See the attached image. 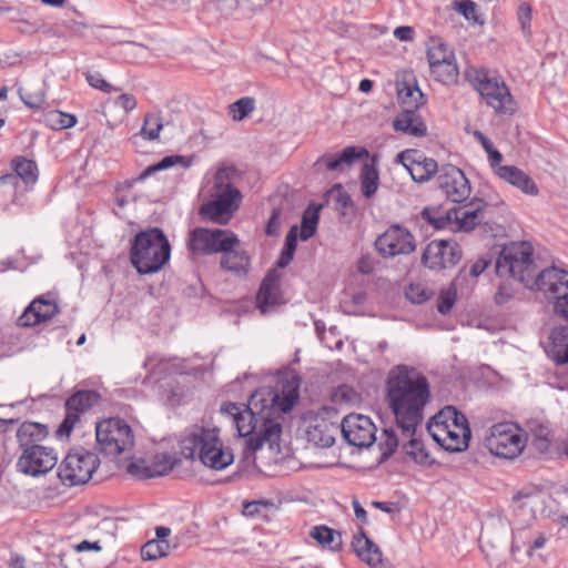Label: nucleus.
<instances>
[{
    "label": "nucleus",
    "mask_w": 568,
    "mask_h": 568,
    "mask_svg": "<svg viewBox=\"0 0 568 568\" xmlns=\"http://www.w3.org/2000/svg\"><path fill=\"white\" fill-rule=\"evenodd\" d=\"M298 398L296 389L285 396L268 392L267 397L253 393L248 403H224L220 412L227 417L239 437L245 439L244 447L250 453L260 450L265 443L270 445L280 440L282 433V414L290 412Z\"/></svg>",
    "instance_id": "f257e3e1"
},
{
    "label": "nucleus",
    "mask_w": 568,
    "mask_h": 568,
    "mask_svg": "<svg viewBox=\"0 0 568 568\" xmlns=\"http://www.w3.org/2000/svg\"><path fill=\"white\" fill-rule=\"evenodd\" d=\"M496 273L510 277L529 290H538L555 300V311L568 321V271L556 266L536 274L532 247L527 242L505 245L496 261Z\"/></svg>",
    "instance_id": "f03ea898"
},
{
    "label": "nucleus",
    "mask_w": 568,
    "mask_h": 568,
    "mask_svg": "<svg viewBox=\"0 0 568 568\" xmlns=\"http://www.w3.org/2000/svg\"><path fill=\"white\" fill-rule=\"evenodd\" d=\"M430 398L428 379L417 368L400 364L388 372L385 400L402 436L417 433Z\"/></svg>",
    "instance_id": "7ed1b4c3"
},
{
    "label": "nucleus",
    "mask_w": 568,
    "mask_h": 568,
    "mask_svg": "<svg viewBox=\"0 0 568 568\" xmlns=\"http://www.w3.org/2000/svg\"><path fill=\"white\" fill-rule=\"evenodd\" d=\"M181 455L189 460H199L213 470L229 467L234 456L224 448L220 438V429L215 426L192 425L187 427L179 440Z\"/></svg>",
    "instance_id": "20e7f679"
},
{
    "label": "nucleus",
    "mask_w": 568,
    "mask_h": 568,
    "mask_svg": "<svg viewBox=\"0 0 568 568\" xmlns=\"http://www.w3.org/2000/svg\"><path fill=\"white\" fill-rule=\"evenodd\" d=\"M170 258L171 244L160 227H150L134 235L130 247V262L139 274L159 273Z\"/></svg>",
    "instance_id": "39448f33"
},
{
    "label": "nucleus",
    "mask_w": 568,
    "mask_h": 568,
    "mask_svg": "<svg viewBox=\"0 0 568 568\" xmlns=\"http://www.w3.org/2000/svg\"><path fill=\"white\" fill-rule=\"evenodd\" d=\"M201 191L206 202L201 205L200 214L214 223L227 224L240 207V190L229 180H206Z\"/></svg>",
    "instance_id": "423d86ee"
},
{
    "label": "nucleus",
    "mask_w": 568,
    "mask_h": 568,
    "mask_svg": "<svg viewBox=\"0 0 568 568\" xmlns=\"http://www.w3.org/2000/svg\"><path fill=\"white\" fill-rule=\"evenodd\" d=\"M466 78L496 113L513 115L516 112L517 103L501 78L478 69L466 71Z\"/></svg>",
    "instance_id": "0eeeda50"
},
{
    "label": "nucleus",
    "mask_w": 568,
    "mask_h": 568,
    "mask_svg": "<svg viewBox=\"0 0 568 568\" xmlns=\"http://www.w3.org/2000/svg\"><path fill=\"white\" fill-rule=\"evenodd\" d=\"M376 164V156H372L365 148L347 146L338 154H325L318 158L314 166L315 173L321 174L323 168L331 172L345 173L347 168L358 165L361 166L358 178H378Z\"/></svg>",
    "instance_id": "6e6552de"
},
{
    "label": "nucleus",
    "mask_w": 568,
    "mask_h": 568,
    "mask_svg": "<svg viewBox=\"0 0 568 568\" xmlns=\"http://www.w3.org/2000/svg\"><path fill=\"white\" fill-rule=\"evenodd\" d=\"M485 444L493 455L505 459H515L526 447L527 436L517 424L497 423L489 428Z\"/></svg>",
    "instance_id": "1a4fd4ad"
},
{
    "label": "nucleus",
    "mask_w": 568,
    "mask_h": 568,
    "mask_svg": "<svg viewBox=\"0 0 568 568\" xmlns=\"http://www.w3.org/2000/svg\"><path fill=\"white\" fill-rule=\"evenodd\" d=\"M100 465L99 457L83 448L73 449L58 467V477L64 486L73 487L88 483Z\"/></svg>",
    "instance_id": "9d476101"
},
{
    "label": "nucleus",
    "mask_w": 568,
    "mask_h": 568,
    "mask_svg": "<svg viewBox=\"0 0 568 568\" xmlns=\"http://www.w3.org/2000/svg\"><path fill=\"white\" fill-rule=\"evenodd\" d=\"M422 217L436 230L452 232H468L479 223L478 211H466L455 205L425 207Z\"/></svg>",
    "instance_id": "9b49d317"
},
{
    "label": "nucleus",
    "mask_w": 568,
    "mask_h": 568,
    "mask_svg": "<svg viewBox=\"0 0 568 568\" xmlns=\"http://www.w3.org/2000/svg\"><path fill=\"white\" fill-rule=\"evenodd\" d=\"M97 444L106 455H119L134 444V435L126 422L121 418H109L97 424Z\"/></svg>",
    "instance_id": "f8f14e48"
},
{
    "label": "nucleus",
    "mask_w": 568,
    "mask_h": 568,
    "mask_svg": "<svg viewBox=\"0 0 568 568\" xmlns=\"http://www.w3.org/2000/svg\"><path fill=\"white\" fill-rule=\"evenodd\" d=\"M233 241L237 236L229 230L196 227L189 233L186 246L194 256L209 255L226 250Z\"/></svg>",
    "instance_id": "ddd939ff"
},
{
    "label": "nucleus",
    "mask_w": 568,
    "mask_h": 568,
    "mask_svg": "<svg viewBox=\"0 0 568 568\" xmlns=\"http://www.w3.org/2000/svg\"><path fill=\"white\" fill-rule=\"evenodd\" d=\"M58 463V453L49 446H29L21 449L17 470L21 474L40 477L48 474Z\"/></svg>",
    "instance_id": "4468645a"
},
{
    "label": "nucleus",
    "mask_w": 568,
    "mask_h": 568,
    "mask_svg": "<svg viewBox=\"0 0 568 568\" xmlns=\"http://www.w3.org/2000/svg\"><path fill=\"white\" fill-rule=\"evenodd\" d=\"M462 256V247L455 240H433L422 254V263L432 271H442L454 267Z\"/></svg>",
    "instance_id": "2eb2a0df"
},
{
    "label": "nucleus",
    "mask_w": 568,
    "mask_h": 568,
    "mask_svg": "<svg viewBox=\"0 0 568 568\" xmlns=\"http://www.w3.org/2000/svg\"><path fill=\"white\" fill-rule=\"evenodd\" d=\"M100 400V394L97 390L80 389L72 394L65 400V418L57 429L59 437L69 436L73 430L80 416L89 412Z\"/></svg>",
    "instance_id": "dca6fc26"
},
{
    "label": "nucleus",
    "mask_w": 568,
    "mask_h": 568,
    "mask_svg": "<svg viewBox=\"0 0 568 568\" xmlns=\"http://www.w3.org/2000/svg\"><path fill=\"white\" fill-rule=\"evenodd\" d=\"M375 248L383 257L408 255L415 251L413 234L400 225L389 226L375 241Z\"/></svg>",
    "instance_id": "f3484780"
},
{
    "label": "nucleus",
    "mask_w": 568,
    "mask_h": 568,
    "mask_svg": "<svg viewBox=\"0 0 568 568\" xmlns=\"http://www.w3.org/2000/svg\"><path fill=\"white\" fill-rule=\"evenodd\" d=\"M341 430L345 440L355 447H369L376 440V426L364 415H347L342 422Z\"/></svg>",
    "instance_id": "a211bd4d"
},
{
    "label": "nucleus",
    "mask_w": 568,
    "mask_h": 568,
    "mask_svg": "<svg viewBox=\"0 0 568 568\" xmlns=\"http://www.w3.org/2000/svg\"><path fill=\"white\" fill-rule=\"evenodd\" d=\"M59 312L58 301L53 293L36 297L24 310L18 322L21 326H34L54 317Z\"/></svg>",
    "instance_id": "6ab92c4d"
},
{
    "label": "nucleus",
    "mask_w": 568,
    "mask_h": 568,
    "mask_svg": "<svg viewBox=\"0 0 568 568\" xmlns=\"http://www.w3.org/2000/svg\"><path fill=\"white\" fill-rule=\"evenodd\" d=\"M256 301L262 314L272 312L276 306L286 303L280 287V276L275 271L270 272L263 280Z\"/></svg>",
    "instance_id": "aec40b11"
},
{
    "label": "nucleus",
    "mask_w": 568,
    "mask_h": 568,
    "mask_svg": "<svg viewBox=\"0 0 568 568\" xmlns=\"http://www.w3.org/2000/svg\"><path fill=\"white\" fill-rule=\"evenodd\" d=\"M410 178H432L438 170L437 162L417 150H407L397 155Z\"/></svg>",
    "instance_id": "412c9836"
},
{
    "label": "nucleus",
    "mask_w": 568,
    "mask_h": 568,
    "mask_svg": "<svg viewBox=\"0 0 568 568\" xmlns=\"http://www.w3.org/2000/svg\"><path fill=\"white\" fill-rule=\"evenodd\" d=\"M427 430L433 439L445 450L450 453H460L468 448L470 437L466 433H455L447 429V425H427Z\"/></svg>",
    "instance_id": "4be33fe9"
},
{
    "label": "nucleus",
    "mask_w": 568,
    "mask_h": 568,
    "mask_svg": "<svg viewBox=\"0 0 568 568\" xmlns=\"http://www.w3.org/2000/svg\"><path fill=\"white\" fill-rule=\"evenodd\" d=\"M427 425L444 426L447 425V429L455 433H466V436L471 437V430L466 416L457 410L454 406H446L440 409Z\"/></svg>",
    "instance_id": "5701e85b"
},
{
    "label": "nucleus",
    "mask_w": 568,
    "mask_h": 568,
    "mask_svg": "<svg viewBox=\"0 0 568 568\" xmlns=\"http://www.w3.org/2000/svg\"><path fill=\"white\" fill-rule=\"evenodd\" d=\"M352 548L356 556L369 567L376 568L382 564V550L362 529L353 537Z\"/></svg>",
    "instance_id": "b1692460"
},
{
    "label": "nucleus",
    "mask_w": 568,
    "mask_h": 568,
    "mask_svg": "<svg viewBox=\"0 0 568 568\" xmlns=\"http://www.w3.org/2000/svg\"><path fill=\"white\" fill-rule=\"evenodd\" d=\"M221 266L235 274H246L250 265V257L246 252L239 247V240L233 241L226 246V250H221Z\"/></svg>",
    "instance_id": "393cba45"
},
{
    "label": "nucleus",
    "mask_w": 568,
    "mask_h": 568,
    "mask_svg": "<svg viewBox=\"0 0 568 568\" xmlns=\"http://www.w3.org/2000/svg\"><path fill=\"white\" fill-rule=\"evenodd\" d=\"M338 426L325 419L315 420L306 430L307 440L321 448H328L335 443Z\"/></svg>",
    "instance_id": "a878e982"
},
{
    "label": "nucleus",
    "mask_w": 568,
    "mask_h": 568,
    "mask_svg": "<svg viewBox=\"0 0 568 568\" xmlns=\"http://www.w3.org/2000/svg\"><path fill=\"white\" fill-rule=\"evenodd\" d=\"M195 162V155H169L163 158L158 163L149 165L141 172L139 178H149L152 174L171 168L176 169L179 174H183V170L191 168Z\"/></svg>",
    "instance_id": "bb28decb"
},
{
    "label": "nucleus",
    "mask_w": 568,
    "mask_h": 568,
    "mask_svg": "<svg viewBox=\"0 0 568 568\" xmlns=\"http://www.w3.org/2000/svg\"><path fill=\"white\" fill-rule=\"evenodd\" d=\"M21 101L30 109H40L45 101V83L39 79L18 89Z\"/></svg>",
    "instance_id": "cd10ccee"
},
{
    "label": "nucleus",
    "mask_w": 568,
    "mask_h": 568,
    "mask_svg": "<svg viewBox=\"0 0 568 568\" xmlns=\"http://www.w3.org/2000/svg\"><path fill=\"white\" fill-rule=\"evenodd\" d=\"M394 129L414 136H424L426 125L415 110H404L394 121Z\"/></svg>",
    "instance_id": "c85d7f7f"
},
{
    "label": "nucleus",
    "mask_w": 568,
    "mask_h": 568,
    "mask_svg": "<svg viewBox=\"0 0 568 568\" xmlns=\"http://www.w3.org/2000/svg\"><path fill=\"white\" fill-rule=\"evenodd\" d=\"M48 435L47 427L39 423L26 422L17 432V438L20 449L29 446H41L38 444Z\"/></svg>",
    "instance_id": "c756f323"
},
{
    "label": "nucleus",
    "mask_w": 568,
    "mask_h": 568,
    "mask_svg": "<svg viewBox=\"0 0 568 568\" xmlns=\"http://www.w3.org/2000/svg\"><path fill=\"white\" fill-rule=\"evenodd\" d=\"M426 54L429 65L455 59L454 50L439 37H430L427 40Z\"/></svg>",
    "instance_id": "7c9ffc66"
},
{
    "label": "nucleus",
    "mask_w": 568,
    "mask_h": 568,
    "mask_svg": "<svg viewBox=\"0 0 568 568\" xmlns=\"http://www.w3.org/2000/svg\"><path fill=\"white\" fill-rule=\"evenodd\" d=\"M310 536L323 548L332 551H339L342 549L343 541L341 534L325 525L313 527Z\"/></svg>",
    "instance_id": "2f4dec72"
},
{
    "label": "nucleus",
    "mask_w": 568,
    "mask_h": 568,
    "mask_svg": "<svg viewBox=\"0 0 568 568\" xmlns=\"http://www.w3.org/2000/svg\"><path fill=\"white\" fill-rule=\"evenodd\" d=\"M551 354L558 364L568 363V327H557L550 334Z\"/></svg>",
    "instance_id": "473e14b6"
},
{
    "label": "nucleus",
    "mask_w": 568,
    "mask_h": 568,
    "mask_svg": "<svg viewBox=\"0 0 568 568\" xmlns=\"http://www.w3.org/2000/svg\"><path fill=\"white\" fill-rule=\"evenodd\" d=\"M470 180H446L442 190L453 203H460L469 199L471 187Z\"/></svg>",
    "instance_id": "72a5a7b5"
},
{
    "label": "nucleus",
    "mask_w": 568,
    "mask_h": 568,
    "mask_svg": "<svg viewBox=\"0 0 568 568\" xmlns=\"http://www.w3.org/2000/svg\"><path fill=\"white\" fill-rule=\"evenodd\" d=\"M322 204L311 203L302 215L300 237L303 241L311 239L317 229Z\"/></svg>",
    "instance_id": "f704fd0d"
},
{
    "label": "nucleus",
    "mask_w": 568,
    "mask_h": 568,
    "mask_svg": "<svg viewBox=\"0 0 568 568\" xmlns=\"http://www.w3.org/2000/svg\"><path fill=\"white\" fill-rule=\"evenodd\" d=\"M429 71L433 78L443 84L456 83L459 74L456 58L444 63L432 64Z\"/></svg>",
    "instance_id": "c9c22d12"
},
{
    "label": "nucleus",
    "mask_w": 568,
    "mask_h": 568,
    "mask_svg": "<svg viewBox=\"0 0 568 568\" xmlns=\"http://www.w3.org/2000/svg\"><path fill=\"white\" fill-rule=\"evenodd\" d=\"M491 263V258L487 256H480L476 261H474L469 267H463L457 277L453 282L454 287H462L464 283L468 281V277L476 281L478 276H480L486 268Z\"/></svg>",
    "instance_id": "e433bc0d"
},
{
    "label": "nucleus",
    "mask_w": 568,
    "mask_h": 568,
    "mask_svg": "<svg viewBox=\"0 0 568 568\" xmlns=\"http://www.w3.org/2000/svg\"><path fill=\"white\" fill-rule=\"evenodd\" d=\"M182 361L179 358L173 359H159L156 356H150L143 363L145 368L151 371L152 376L155 378L158 373L171 369L173 373L184 374L186 371L182 366Z\"/></svg>",
    "instance_id": "4c0bfd02"
},
{
    "label": "nucleus",
    "mask_w": 568,
    "mask_h": 568,
    "mask_svg": "<svg viewBox=\"0 0 568 568\" xmlns=\"http://www.w3.org/2000/svg\"><path fill=\"white\" fill-rule=\"evenodd\" d=\"M398 99L405 110H416L423 104L424 94L416 84L404 83L398 88Z\"/></svg>",
    "instance_id": "58836bf2"
},
{
    "label": "nucleus",
    "mask_w": 568,
    "mask_h": 568,
    "mask_svg": "<svg viewBox=\"0 0 568 568\" xmlns=\"http://www.w3.org/2000/svg\"><path fill=\"white\" fill-rule=\"evenodd\" d=\"M162 129L163 122L160 112H149L144 115L140 135L144 140L154 141L159 139Z\"/></svg>",
    "instance_id": "ea45409f"
},
{
    "label": "nucleus",
    "mask_w": 568,
    "mask_h": 568,
    "mask_svg": "<svg viewBox=\"0 0 568 568\" xmlns=\"http://www.w3.org/2000/svg\"><path fill=\"white\" fill-rule=\"evenodd\" d=\"M171 546L168 540H149L141 548L143 560H156L170 554Z\"/></svg>",
    "instance_id": "a19ab883"
},
{
    "label": "nucleus",
    "mask_w": 568,
    "mask_h": 568,
    "mask_svg": "<svg viewBox=\"0 0 568 568\" xmlns=\"http://www.w3.org/2000/svg\"><path fill=\"white\" fill-rule=\"evenodd\" d=\"M402 437L408 439V443L404 446L406 454L417 464H428L429 455L424 446V443L416 437V433L412 436Z\"/></svg>",
    "instance_id": "79ce46f5"
},
{
    "label": "nucleus",
    "mask_w": 568,
    "mask_h": 568,
    "mask_svg": "<svg viewBox=\"0 0 568 568\" xmlns=\"http://www.w3.org/2000/svg\"><path fill=\"white\" fill-rule=\"evenodd\" d=\"M332 400L337 405L353 406L361 402V394L354 387L343 384L333 390Z\"/></svg>",
    "instance_id": "37998d69"
},
{
    "label": "nucleus",
    "mask_w": 568,
    "mask_h": 568,
    "mask_svg": "<svg viewBox=\"0 0 568 568\" xmlns=\"http://www.w3.org/2000/svg\"><path fill=\"white\" fill-rule=\"evenodd\" d=\"M11 168L16 173V178H38L39 174L37 163L26 156L13 158Z\"/></svg>",
    "instance_id": "c03bdc74"
},
{
    "label": "nucleus",
    "mask_w": 568,
    "mask_h": 568,
    "mask_svg": "<svg viewBox=\"0 0 568 568\" xmlns=\"http://www.w3.org/2000/svg\"><path fill=\"white\" fill-rule=\"evenodd\" d=\"M255 110V100L252 97H244L229 106V114L234 121H242Z\"/></svg>",
    "instance_id": "a18cd8bd"
},
{
    "label": "nucleus",
    "mask_w": 568,
    "mask_h": 568,
    "mask_svg": "<svg viewBox=\"0 0 568 568\" xmlns=\"http://www.w3.org/2000/svg\"><path fill=\"white\" fill-rule=\"evenodd\" d=\"M150 463L154 477H156L163 476L172 470L178 463V458L171 454H156Z\"/></svg>",
    "instance_id": "49530a36"
},
{
    "label": "nucleus",
    "mask_w": 568,
    "mask_h": 568,
    "mask_svg": "<svg viewBox=\"0 0 568 568\" xmlns=\"http://www.w3.org/2000/svg\"><path fill=\"white\" fill-rule=\"evenodd\" d=\"M47 121L55 130L70 129L77 124V118L73 114L62 111H51L47 115Z\"/></svg>",
    "instance_id": "de8ad7c7"
},
{
    "label": "nucleus",
    "mask_w": 568,
    "mask_h": 568,
    "mask_svg": "<svg viewBox=\"0 0 568 568\" xmlns=\"http://www.w3.org/2000/svg\"><path fill=\"white\" fill-rule=\"evenodd\" d=\"M126 473L133 477L144 479L154 477L151 463L145 458H138L131 460L126 466Z\"/></svg>",
    "instance_id": "09e8293b"
},
{
    "label": "nucleus",
    "mask_w": 568,
    "mask_h": 568,
    "mask_svg": "<svg viewBox=\"0 0 568 568\" xmlns=\"http://www.w3.org/2000/svg\"><path fill=\"white\" fill-rule=\"evenodd\" d=\"M433 291L422 283H412L405 291V296L414 304H422L430 298Z\"/></svg>",
    "instance_id": "8fccbe9b"
},
{
    "label": "nucleus",
    "mask_w": 568,
    "mask_h": 568,
    "mask_svg": "<svg viewBox=\"0 0 568 568\" xmlns=\"http://www.w3.org/2000/svg\"><path fill=\"white\" fill-rule=\"evenodd\" d=\"M246 172L235 163L224 160L217 163L214 178H236L244 175Z\"/></svg>",
    "instance_id": "3c124183"
},
{
    "label": "nucleus",
    "mask_w": 568,
    "mask_h": 568,
    "mask_svg": "<svg viewBox=\"0 0 568 568\" xmlns=\"http://www.w3.org/2000/svg\"><path fill=\"white\" fill-rule=\"evenodd\" d=\"M531 7L527 2H523L517 9V19L525 37H529L531 34Z\"/></svg>",
    "instance_id": "603ef678"
},
{
    "label": "nucleus",
    "mask_w": 568,
    "mask_h": 568,
    "mask_svg": "<svg viewBox=\"0 0 568 568\" xmlns=\"http://www.w3.org/2000/svg\"><path fill=\"white\" fill-rule=\"evenodd\" d=\"M458 287H452L447 291H443L437 298V310L440 314L445 315L450 312L455 304L456 291Z\"/></svg>",
    "instance_id": "864d4df0"
},
{
    "label": "nucleus",
    "mask_w": 568,
    "mask_h": 568,
    "mask_svg": "<svg viewBox=\"0 0 568 568\" xmlns=\"http://www.w3.org/2000/svg\"><path fill=\"white\" fill-rule=\"evenodd\" d=\"M384 435L386 438L382 444V455L384 458H388L397 449L399 440L394 429H384Z\"/></svg>",
    "instance_id": "5fc2aeb1"
},
{
    "label": "nucleus",
    "mask_w": 568,
    "mask_h": 568,
    "mask_svg": "<svg viewBox=\"0 0 568 568\" xmlns=\"http://www.w3.org/2000/svg\"><path fill=\"white\" fill-rule=\"evenodd\" d=\"M515 294V288H513L511 284L506 282L500 283L498 290L495 294V302L498 305L506 304Z\"/></svg>",
    "instance_id": "6e6d98bb"
},
{
    "label": "nucleus",
    "mask_w": 568,
    "mask_h": 568,
    "mask_svg": "<svg viewBox=\"0 0 568 568\" xmlns=\"http://www.w3.org/2000/svg\"><path fill=\"white\" fill-rule=\"evenodd\" d=\"M87 81L88 83L95 88V89H99L103 92H111V91H115V89L110 84L108 83L102 77L100 73H88L87 74Z\"/></svg>",
    "instance_id": "4d7b16f0"
},
{
    "label": "nucleus",
    "mask_w": 568,
    "mask_h": 568,
    "mask_svg": "<svg viewBox=\"0 0 568 568\" xmlns=\"http://www.w3.org/2000/svg\"><path fill=\"white\" fill-rule=\"evenodd\" d=\"M511 185L520 190L523 193L528 195H537L538 186L534 180H508Z\"/></svg>",
    "instance_id": "13d9d810"
},
{
    "label": "nucleus",
    "mask_w": 568,
    "mask_h": 568,
    "mask_svg": "<svg viewBox=\"0 0 568 568\" xmlns=\"http://www.w3.org/2000/svg\"><path fill=\"white\" fill-rule=\"evenodd\" d=\"M115 105L122 108L125 112H131L136 108V100L132 94L123 93L119 95L115 101Z\"/></svg>",
    "instance_id": "bf43d9fd"
},
{
    "label": "nucleus",
    "mask_w": 568,
    "mask_h": 568,
    "mask_svg": "<svg viewBox=\"0 0 568 568\" xmlns=\"http://www.w3.org/2000/svg\"><path fill=\"white\" fill-rule=\"evenodd\" d=\"M532 432L536 440L538 442V446L540 448H546L550 442V430L548 426L539 425L537 428H534Z\"/></svg>",
    "instance_id": "052dcab7"
},
{
    "label": "nucleus",
    "mask_w": 568,
    "mask_h": 568,
    "mask_svg": "<svg viewBox=\"0 0 568 568\" xmlns=\"http://www.w3.org/2000/svg\"><path fill=\"white\" fill-rule=\"evenodd\" d=\"M281 230V215L277 210H273L266 224V233L268 235H277Z\"/></svg>",
    "instance_id": "680f3d73"
},
{
    "label": "nucleus",
    "mask_w": 568,
    "mask_h": 568,
    "mask_svg": "<svg viewBox=\"0 0 568 568\" xmlns=\"http://www.w3.org/2000/svg\"><path fill=\"white\" fill-rule=\"evenodd\" d=\"M37 180H0V187H10L14 191L20 189H28L36 183Z\"/></svg>",
    "instance_id": "e2e57ef3"
},
{
    "label": "nucleus",
    "mask_w": 568,
    "mask_h": 568,
    "mask_svg": "<svg viewBox=\"0 0 568 568\" xmlns=\"http://www.w3.org/2000/svg\"><path fill=\"white\" fill-rule=\"evenodd\" d=\"M457 11L462 13L467 20L476 19V4L470 0L462 1L457 7Z\"/></svg>",
    "instance_id": "0e129e2a"
},
{
    "label": "nucleus",
    "mask_w": 568,
    "mask_h": 568,
    "mask_svg": "<svg viewBox=\"0 0 568 568\" xmlns=\"http://www.w3.org/2000/svg\"><path fill=\"white\" fill-rule=\"evenodd\" d=\"M414 29L409 26L397 27L394 30V37L399 41H413L414 40Z\"/></svg>",
    "instance_id": "69168bd1"
},
{
    "label": "nucleus",
    "mask_w": 568,
    "mask_h": 568,
    "mask_svg": "<svg viewBox=\"0 0 568 568\" xmlns=\"http://www.w3.org/2000/svg\"><path fill=\"white\" fill-rule=\"evenodd\" d=\"M297 246V226H292L288 231L283 250L295 253Z\"/></svg>",
    "instance_id": "338daca9"
},
{
    "label": "nucleus",
    "mask_w": 568,
    "mask_h": 568,
    "mask_svg": "<svg viewBox=\"0 0 568 568\" xmlns=\"http://www.w3.org/2000/svg\"><path fill=\"white\" fill-rule=\"evenodd\" d=\"M499 178H528L523 171L515 166H501L497 171Z\"/></svg>",
    "instance_id": "774afa93"
}]
</instances>
